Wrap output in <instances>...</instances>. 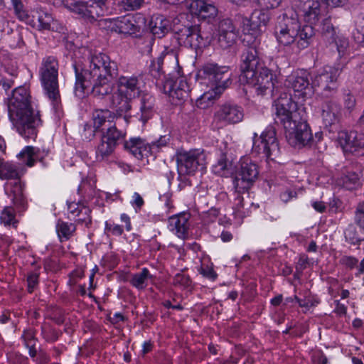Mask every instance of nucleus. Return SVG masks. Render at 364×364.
Listing matches in <instances>:
<instances>
[{
    "mask_svg": "<svg viewBox=\"0 0 364 364\" xmlns=\"http://www.w3.org/2000/svg\"><path fill=\"white\" fill-rule=\"evenodd\" d=\"M59 63L55 56L49 55L43 58L39 69L41 82L46 96L54 107L60 103L58 85Z\"/></svg>",
    "mask_w": 364,
    "mask_h": 364,
    "instance_id": "7ed1b4c3",
    "label": "nucleus"
},
{
    "mask_svg": "<svg viewBox=\"0 0 364 364\" xmlns=\"http://www.w3.org/2000/svg\"><path fill=\"white\" fill-rule=\"evenodd\" d=\"M337 140L343 151L357 155L364 154V134L341 131L338 133Z\"/></svg>",
    "mask_w": 364,
    "mask_h": 364,
    "instance_id": "f3484780",
    "label": "nucleus"
},
{
    "mask_svg": "<svg viewBox=\"0 0 364 364\" xmlns=\"http://www.w3.org/2000/svg\"><path fill=\"white\" fill-rule=\"evenodd\" d=\"M354 38L359 43L364 44V17L360 21L357 32L354 33Z\"/></svg>",
    "mask_w": 364,
    "mask_h": 364,
    "instance_id": "69168bd1",
    "label": "nucleus"
},
{
    "mask_svg": "<svg viewBox=\"0 0 364 364\" xmlns=\"http://www.w3.org/2000/svg\"><path fill=\"white\" fill-rule=\"evenodd\" d=\"M331 42H334L337 46V50L340 57H343L345 55L346 50L348 48V41L347 38L344 37H336L335 41H331Z\"/></svg>",
    "mask_w": 364,
    "mask_h": 364,
    "instance_id": "3c124183",
    "label": "nucleus"
},
{
    "mask_svg": "<svg viewBox=\"0 0 364 364\" xmlns=\"http://www.w3.org/2000/svg\"><path fill=\"white\" fill-rule=\"evenodd\" d=\"M275 123L281 124L284 129H293L295 127V121L297 120V104L294 102L289 94L282 93L274 101Z\"/></svg>",
    "mask_w": 364,
    "mask_h": 364,
    "instance_id": "6e6552de",
    "label": "nucleus"
},
{
    "mask_svg": "<svg viewBox=\"0 0 364 364\" xmlns=\"http://www.w3.org/2000/svg\"><path fill=\"white\" fill-rule=\"evenodd\" d=\"M237 195L235 198V206L233 208L235 210V213L238 215L240 217H242L243 214L241 212V208H243V197L241 196L242 193L237 192Z\"/></svg>",
    "mask_w": 364,
    "mask_h": 364,
    "instance_id": "0e129e2a",
    "label": "nucleus"
},
{
    "mask_svg": "<svg viewBox=\"0 0 364 364\" xmlns=\"http://www.w3.org/2000/svg\"><path fill=\"white\" fill-rule=\"evenodd\" d=\"M99 16H103L110 13L109 0H90Z\"/></svg>",
    "mask_w": 364,
    "mask_h": 364,
    "instance_id": "37998d69",
    "label": "nucleus"
},
{
    "mask_svg": "<svg viewBox=\"0 0 364 364\" xmlns=\"http://www.w3.org/2000/svg\"><path fill=\"white\" fill-rule=\"evenodd\" d=\"M90 213V210L88 207H82L79 214H75V217L73 219L78 224H85L87 226L91 223Z\"/></svg>",
    "mask_w": 364,
    "mask_h": 364,
    "instance_id": "a18cd8bd",
    "label": "nucleus"
},
{
    "mask_svg": "<svg viewBox=\"0 0 364 364\" xmlns=\"http://www.w3.org/2000/svg\"><path fill=\"white\" fill-rule=\"evenodd\" d=\"M109 28L112 31L119 33L133 35L139 32L140 25L134 15H127L109 21Z\"/></svg>",
    "mask_w": 364,
    "mask_h": 364,
    "instance_id": "b1692460",
    "label": "nucleus"
},
{
    "mask_svg": "<svg viewBox=\"0 0 364 364\" xmlns=\"http://www.w3.org/2000/svg\"><path fill=\"white\" fill-rule=\"evenodd\" d=\"M124 147L138 159L148 157L150 155L151 149L149 143H145L141 138H132L129 141H126Z\"/></svg>",
    "mask_w": 364,
    "mask_h": 364,
    "instance_id": "bb28decb",
    "label": "nucleus"
},
{
    "mask_svg": "<svg viewBox=\"0 0 364 364\" xmlns=\"http://www.w3.org/2000/svg\"><path fill=\"white\" fill-rule=\"evenodd\" d=\"M32 21L36 23V20L38 23V26L40 29L50 30L51 23L53 22V18L51 14L43 9H36L32 11Z\"/></svg>",
    "mask_w": 364,
    "mask_h": 364,
    "instance_id": "c9c22d12",
    "label": "nucleus"
},
{
    "mask_svg": "<svg viewBox=\"0 0 364 364\" xmlns=\"http://www.w3.org/2000/svg\"><path fill=\"white\" fill-rule=\"evenodd\" d=\"M314 35V25L309 23L302 27L300 26L298 29V35H296L294 46L299 50L307 48L311 44Z\"/></svg>",
    "mask_w": 364,
    "mask_h": 364,
    "instance_id": "c85d7f7f",
    "label": "nucleus"
},
{
    "mask_svg": "<svg viewBox=\"0 0 364 364\" xmlns=\"http://www.w3.org/2000/svg\"><path fill=\"white\" fill-rule=\"evenodd\" d=\"M344 106L345 107L351 111L355 106V98L353 95L348 93L345 96L344 98Z\"/></svg>",
    "mask_w": 364,
    "mask_h": 364,
    "instance_id": "774afa93",
    "label": "nucleus"
},
{
    "mask_svg": "<svg viewBox=\"0 0 364 364\" xmlns=\"http://www.w3.org/2000/svg\"><path fill=\"white\" fill-rule=\"evenodd\" d=\"M11 6H13L16 16L21 21H28L29 15L26 10L24 9V6L21 0H16Z\"/></svg>",
    "mask_w": 364,
    "mask_h": 364,
    "instance_id": "de8ad7c7",
    "label": "nucleus"
},
{
    "mask_svg": "<svg viewBox=\"0 0 364 364\" xmlns=\"http://www.w3.org/2000/svg\"><path fill=\"white\" fill-rule=\"evenodd\" d=\"M200 72L201 77L210 84V87L224 91L231 83V74L227 66L208 63L203 67Z\"/></svg>",
    "mask_w": 364,
    "mask_h": 364,
    "instance_id": "ddd939ff",
    "label": "nucleus"
},
{
    "mask_svg": "<svg viewBox=\"0 0 364 364\" xmlns=\"http://www.w3.org/2000/svg\"><path fill=\"white\" fill-rule=\"evenodd\" d=\"M125 136V132L102 134L95 150L97 160L107 159L114 153L117 146L124 141Z\"/></svg>",
    "mask_w": 364,
    "mask_h": 364,
    "instance_id": "dca6fc26",
    "label": "nucleus"
},
{
    "mask_svg": "<svg viewBox=\"0 0 364 364\" xmlns=\"http://www.w3.org/2000/svg\"><path fill=\"white\" fill-rule=\"evenodd\" d=\"M76 230L74 223L64 222L58 220L56 224V231L60 242L68 240L71 238Z\"/></svg>",
    "mask_w": 364,
    "mask_h": 364,
    "instance_id": "e433bc0d",
    "label": "nucleus"
},
{
    "mask_svg": "<svg viewBox=\"0 0 364 364\" xmlns=\"http://www.w3.org/2000/svg\"><path fill=\"white\" fill-rule=\"evenodd\" d=\"M105 230L113 235L119 236L123 233V228L121 225L106 222Z\"/></svg>",
    "mask_w": 364,
    "mask_h": 364,
    "instance_id": "bf43d9fd",
    "label": "nucleus"
},
{
    "mask_svg": "<svg viewBox=\"0 0 364 364\" xmlns=\"http://www.w3.org/2000/svg\"><path fill=\"white\" fill-rule=\"evenodd\" d=\"M300 23L296 17L283 14L277 18L274 35L278 43L284 46H294Z\"/></svg>",
    "mask_w": 364,
    "mask_h": 364,
    "instance_id": "9d476101",
    "label": "nucleus"
},
{
    "mask_svg": "<svg viewBox=\"0 0 364 364\" xmlns=\"http://www.w3.org/2000/svg\"><path fill=\"white\" fill-rule=\"evenodd\" d=\"M199 272L204 277H206L212 281H214L216 279L218 274L214 271L213 267H209L208 265L204 266L202 265L199 269Z\"/></svg>",
    "mask_w": 364,
    "mask_h": 364,
    "instance_id": "13d9d810",
    "label": "nucleus"
},
{
    "mask_svg": "<svg viewBox=\"0 0 364 364\" xmlns=\"http://www.w3.org/2000/svg\"><path fill=\"white\" fill-rule=\"evenodd\" d=\"M241 23L242 24V31L245 35L250 34L251 31H255L257 28H253V24L252 23V18H243L240 17Z\"/></svg>",
    "mask_w": 364,
    "mask_h": 364,
    "instance_id": "e2e57ef3",
    "label": "nucleus"
},
{
    "mask_svg": "<svg viewBox=\"0 0 364 364\" xmlns=\"http://www.w3.org/2000/svg\"><path fill=\"white\" fill-rule=\"evenodd\" d=\"M14 76H15V74H12L11 77L7 78L5 76H2L0 73V89L1 88L6 92L9 90L14 85Z\"/></svg>",
    "mask_w": 364,
    "mask_h": 364,
    "instance_id": "680f3d73",
    "label": "nucleus"
},
{
    "mask_svg": "<svg viewBox=\"0 0 364 364\" xmlns=\"http://www.w3.org/2000/svg\"><path fill=\"white\" fill-rule=\"evenodd\" d=\"M343 186L348 190L355 188L359 185V177L355 173H348L341 178Z\"/></svg>",
    "mask_w": 364,
    "mask_h": 364,
    "instance_id": "c03bdc74",
    "label": "nucleus"
},
{
    "mask_svg": "<svg viewBox=\"0 0 364 364\" xmlns=\"http://www.w3.org/2000/svg\"><path fill=\"white\" fill-rule=\"evenodd\" d=\"M257 42L254 41L253 45L246 48L241 56L242 73L240 77H244L247 71H255L264 67L263 61L259 57L257 49Z\"/></svg>",
    "mask_w": 364,
    "mask_h": 364,
    "instance_id": "412c9836",
    "label": "nucleus"
},
{
    "mask_svg": "<svg viewBox=\"0 0 364 364\" xmlns=\"http://www.w3.org/2000/svg\"><path fill=\"white\" fill-rule=\"evenodd\" d=\"M346 240L353 245H359L361 242L357 235L356 228L350 225H349L344 232Z\"/></svg>",
    "mask_w": 364,
    "mask_h": 364,
    "instance_id": "49530a36",
    "label": "nucleus"
},
{
    "mask_svg": "<svg viewBox=\"0 0 364 364\" xmlns=\"http://www.w3.org/2000/svg\"><path fill=\"white\" fill-rule=\"evenodd\" d=\"M296 7L305 22L316 24L321 16V5L318 0H297Z\"/></svg>",
    "mask_w": 364,
    "mask_h": 364,
    "instance_id": "6ab92c4d",
    "label": "nucleus"
},
{
    "mask_svg": "<svg viewBox=\"0 0 364 364\" xmlns=\"http://www.w3.org/2000/svg\"><path fill=\"white\" fill-rule=\"evenodd\" d=\"M176 35L179 44L194 49L204 47L208 43L203 36L199 25L184 26L176 31Z\"/></svg>",
    "mask_w": 364,
    "mask_h": 364,
    "instance_id": "2eb2a0df",
    "label": "nucleus"
},
{
    "mask_svg": "<svg viewBox=\"0 0 364 364\" xmlns=\"http://www.w3.org/2000/svg\"><path fill=\"white\" fill-rule=\"evenodd\" d=\"M213 171L218 176L228 177L234 171L232 163L227 159L225 154H222L216 164L213 165Z\"/></svg>",
    "mask_w": 364,
    "mask_h": 364,
    "instance_id": "f704fd0d",
    "label": "nucleus"
},
{
    "mask_svg": "<svg viewBox=\"0 0 364 364\" xmlns=\"http://www.w3.org/2000/svg\"><path fill=\"white\" fill-rule=\"evenodd\" d=\"M66 7L72 12L90 21H95L97 18L100 17L97 13H95V9L90 0L67 2Z\"/></svg>",
    "mask_w": 364,
    "mask_h": 364,
    "instance_id": "a878e982",
    "label": "nucleus"
},
{
    "mask_svg": "<svg viewBox=\"0 0 364 364\" xmlns=\"http://www.w3.org/2000/svg\"><path fill=\"white\" fill-rule=\"evenodd\" d=\"M176 162L179 175H189L198 169L203 170L206 164V155L203 150L195 149L177 154Z\"/></svg>",
    "mask_w": 364,
    "mask_h": 364,
    "instance_id": "9b49d317",
    "label": "nucleus"
},
{
    "mask_svg": "<svg viewBox=\"0 0 364 364\" xmlns=\"http://www.w3.org/2000/svg\"><path fill=\"white\" fill-rule=\"evenodd\" d=\"M169 141L168 136H161L156 141L149 144L151 149L150 155L156 154L161 148L167 145Z\"/></svg>",
    "mask_w": 364,
    "mask_h": 364,
    "instance_id": "8fccbe9b",
    "label": "nucleus"
},
{
    "mask_svg": "<svg viewBox=\"0 0 364 364\" xmlns=\"http://www.w3.org/2000/svg\"><path fill=\"white\" fill-rule=\"evenodd\" d=\"M244 117L243 109L235 104L225 103L214 113L213 123L218 127L240 122Z\"/></svg>",
    "mask_w": 364,
    "mask_h": 364,
    "instance_id": "4468645a",
    "label": "nucleus"
},
{
    "mask_svg": "<svg viewBox=\"0 0 364 364\" xmlns=\"http://www.w3.org/2000/svg\"><path fill=\"white\" fill-rule=\"evenodd\" d=\"M164 90L170 97L183 100L188 96L190 86L184 76L171 77L164 82Z\"/></svg>",
    "mask_w": 364,
    "mask_h": 364,
    "instance_id": "aec40b11",
    "label": "nucleus"
},
{
    "mask_svg": "<svg viewBox=\"0 0 364 364\" xmlns=\"http://www.w3.org/2000/svg\"><path fill=\"white\" fill-rule=\"evenodd\" d=\"M186 6L193 15L203 19L214 18L218 14L216 6L205 0H186Z\"/></svg>",
    "mask_w": 364,
    "mask_h": 364,
    "instance_id": "5701e85b",
    "label": "nucleus"
},
{
    "mask_svg": "<svg viewBox=\"0 0 364 364\" xmlns=\"http://www.w3.org/2000/svg\"><path fill=\"white\" fill-rule=\"evenodd\" d=\"M223 92V90L210 87V90L205 92L196 100V106L200 109L208 108L214 103V101L218 98Z\"/></svg>",
    "mask_w": 364,
    "mask_h": 364,
    "instance_id": "72a5a7b5",
    "label": "nucleus"
},
{
    "mask_svg": "<svg viewBox=\"0 0 364 364\" xmlns=\"http://www.w3.org/2000/svg\"><path fill=\"white\" fill-rule=\"evenodd\" d=\"M39 274L36 272H31L27 277L28 291L32 293L38 285Z\"/></svg>",
    "mask_w": 364,
    "mask_h": 364,
    "instance_id": "5fc2aeb1",
    "label": "nucleus"
},
{
    "mask_svg": "<svg viewBox=\"0 0 364 364\" xmlns=\"http://www.w3.org/2000/svg\"><path fill=\"white\" fill-rule=\"evenodd\" d=\"M343 66H325L319 71L312 80V87H319L322 95L328 97L334 94L337 90V80L343 70Z\"/></svg>",
    "mask_w": 364,
    "mask_h": 364,
    "instance_id": "f8f14e48",
    "label": "nucleus"
},
{
    "mask_svg": "<svg viewBox=\"0 0 364 364\" xmlns=\"http://www.w3.org/2000/svg\"><path fill=\"white\" fill-rule=\"evenodd\" d=\"M9 116L17 132L26 139H34L41 125L39 112L33 108L27 85L19 86L12 92L8 103Z\"/></svg>",
    "mask_w": 364,
    "mask_h": 364,
    "instance_id": "f03ea898",
    "label": "nucleus"
},
{
    "mask_svg": "<svg viewBox=\"0 0 364 364\" xmlns=\"http://www.w3.org/2000/svg\"><path fill=\"white\" fill-rule=\"evenodd\" d=\"M321 117L326 127H331L337 124L341 117V107L333 100L324 101L321 107Z\"/></svg>",
    "mask_w": 364,
    "mask_h": 364,
    "instance_id": "393cba45",
    "label": "nucleus"
},
{
    "mask_svg": "<svg viewBox=\"0 0 364 364\" xmlns=\"http://www.w3.org/2000/svg\"><path fill=\"white\" fill-rule=\"evenodd\" d=\"M173 284L182 288H186L191 286V281L188 275L183 274H177L173 278Z\"/></svg>",
    "mask_w": 364,
    "mask_h": 364,
    "instance_id": "864d4df0",
    "label": "nucleus"
},
{
    "mask_svg": "<svg viewBox=\"0 0 364 364\" xmlns=\"http://www.w3.org/2000/svg\"><path fill=\"white\" fill-rule=\"evenodd\" d=\"M252 149L259 154H262L267 159L274 161L280 154L275 127H267L260 136L254 133Z\"/></svg>",
    "mask_w": 364,
    "mask_h": 364,
    "instance_id": "0eeeda50",
    "label": "nucleus"
},
{
    "mask_svg": "<svg viewBox=\"0 0 364 364\" xmlns=\"http://www.w3.org/2000/svg\"><path fill=\"white\" fill-rule=\"evenodd\" d=\"M154 277L150 273V271L144 267L139 272L132 274L129 279L130 284L138 290L145 289L149 284L153 282Z\"/></svg>",
    "mask_w": 364,
    "mask_h": 364,
    "instance_id": "7c9ffc66",
    "label": "nucleus"
},
{
    "mask_svg": "<svg viewBox=\"0 0 364 364\" xmlns=\"http://www.w3.org/2000/svg\"><path fill=\"white\" fill-rule=\"evenodd\" d=\"M163 60L164 57L161 55L157 58L156 61L153 60L150 65V73L154 77L160 76V72L162 70Z\"/></svg>",
    "mask_w": 364,
    "mask_h": 364,
    "instance_id": "6e6d98bb",
    "label": "nucleus"
},
{
    "mask_svg": "<svg viewBox=\"0 0 364 364\" xmlns=\"http://www.w3.org/2000/svg\"><path fill=\"white\" fill-rule=\"evenodd\" d=\"M0 221L6 227L12 226L17 228L18 220L16 218L15 210L12 206L4 208L0 214Z\"/></svg>",
    "mask_w": 364,
    "mask_h": 364,
    "instance_id": "4c0bfd02",
    "label": "nucleus"
},
{
    "mask_svg": "<svg viewBox=\"0 0 364 364\" xmlns=\"http://www.w3.org/2000/svg\"><path fill=\"white\" fill-rule=\"evenodd\" d=\"M259 173V166L255 162L249 157H242L235 170L232 181L235 191H248L258 178Z\"/></svg>",
    "mask_w": 364,
    "mask_h": 364,
    "instance_id": "423d86ee",
    "label": "nucleus"
},
{
    "mask_svg": "<svg viewBox=\"0 0 364 364\" xmlns=\"http://www.w3.org/2000/svg\"><path fill=\"white\" fill-rule=\"evenodd\" d=\"M22 338L24 340L26 346H33L36 345L33 333L31 331L23 332Z\"/></svg>",
    "mask_w": 364,
    "mask_h": 364,
    "instance_id": "338daca9",
    "label": "nucleus"
},
{
    "mask_svg": "<svg viewBox=\"0 0 364 364\" xmlns=\"http://www.w3.org/2000/svg\"><path fill=\"white\" fill-rule=\"evenodd\" d=\"M151 26V35L155 38H161L171 29L170 21L162 16H156L152 19L150 23Z\"/></svg>",
    "mask_w": 364,
    "mask_h": 364,
    "instance_id": "2f4dec72",
    "label": "nucleus"
},
{
    "mask_svg": "<svg viewBox=\"0 0 364 364\" xmlns=\"http://www.w3.org/2000/svg\"><path fill=\"white\" fill-rule=\"evenodd\" d=\"M289 143L294 146H304L312 140L309 124L304 121H295V127L284 129Z\"/></svg>",
    "mask_w": 364,
    "mask_h": 364,
    "instance_id": "a211bd4d",
    "label": "nucleus"
},
{
    "mask_svg": "<svg viewBox=\"0 0 364 364\" xmlns=\"http://www.w3.org/2000/svg\"><path fill=\"white\" fill-rule=\"evenodd\" d=\"M19 161L28 167L34 166L37 160H41L40 149L31 146H27L17 155Z\"/></svg>",
    "mask_w": 364,
    "mask_h": 364,
    "instance_id": "473e14b6",
    "label": "nucleus"
},
{
    "mask_svg": "<svg viewBox=\"0 0 364 364\" xmlns=\"http://www.w3.org/2000/svg\"><path fill=\"white\" fill-rule=\"evenodd\" d=\"M251 18L253 28L257 29L266 26L269 20L267 12L264 10H255L251 14Z\"/></svg>",
    "mask_w": 364,
    "mask_h": 364,
    "instance_id": "58836bf2",
    "label": "nucleus"
},
{
    "mask_svg": "<svg viewBox=\"0 0 364 364\" xmlns=\"http://www.w3.org/2000/svg\"><path fill=\"white\" fill-rule=\"evenodd\" d=\"M240 81L245 82L255 89L257 95H264L273 92L276 77L265 66L255 71H247Z\"/></svg>",
    "mask_w": 364,
    "mask_h": 364,
    "instance_id": "1a4fd4ad",
    "label": "nucleus"
},
{
    "mask_svg": "<svg viewBox=\"0 0 364 364\" xmlns=\"http://www.w3.org/2000/svg\"><path fill=\"white\" fill-rule=\"evenodd\" d=\"M189 216L186 213L173 215L168 219L169 229L178 237L184 238L188 234Z\"/></svg>",
    "mask_w": 364,
    "mask_h": 364,
    "instance_id": "cd10ccee",
    "label": "nucleus"
},
{
    "mask_svg": "<svg viewBox=\"0 0 364 364\" xmlns=\"http://www.w3.org/2000/svg\"><path fill=\"white\" fill-rule=\"evenodd\" d=\"M20 178L21 173L15 164L0 159V179H18V181L11 184L8 196L12 201L16 213L19 214L26 210L28 208L27 199L23 194V186L19 181Z\"/></svg>",
    "mask_w": 364,
    "mask_h": 364,
    "instance_id": "20e7f679",
    "label": "nucleus"
},
{
    "mask_svg": "<svg viewBox=\"0 0 364 364\" xmlns=\"http://www.w3.org/2000/svg\"><path fill=\"white\" fill-rule=\"evenodd\" d=\"M309 264V259L307 255L303 254L299 256V260L296 264V272L301 274L306 269Z\"/></svg>",
    "mask_w": 364,
    "mask_h": 364,
    "instance_id": "4d7b16f0",
    "label": "nucleus"
},
{
    "mask_svg": "<svg viewBox=\"0 0 364 364\" xmlns=\"http://www.w3.org/2000/svg\"><path fill=\"white\" fill-rule=\"evenodd\" d=\"M310 85V73L304 69L292 72L285 80L286 87L291 88L301 95L305 94V91L309 89Z\"/></svg>",
    "mask_w": 364,
    "mask_h": 364,
    "instance_id": "4be33fe9",
    "label": "nucleus"
},
{
    "mask_svg": "<svg viewBox=\"0 0 364 364\" xmlns=\"http://www.w3.org/2000/svg\"><path fill=\"white\" fill-rule=\"evenodd\" d=\"M341 263L345 265L346 267L352 269L358 267V260L352 256H343L341 260Z\"/></svg>",
    "mask_w": 364,
    "mask_h": 364,
    "instance_id": "052dcab7",
    "label": "nucleus"
},
{
    "mask_svg": "<svg viewBox=\"0 0 364 364\" xmlns=\"http://www.w3.org/2000/svg\"><path fill=\"white\" fill-rule=\"evenodd\" d=\"M237 38V32L218 33V43L226 49L235 44Z\"/></svg>",
    "mask_w": 364,
    "mask_h": 364,
    "instance_id": "ea45409f",
    "label": "nucleus"
},
{
    "mask_svg": "<svg viewBox=\"0 0 364 364\" xmlns=\"http://www.w3.org/2000/svg\"><path fill=\"white\" fill-rule=\"evenodd\" d=\"M321 33L323 36L328 41H335L336 37V29L331 22V20L326 18L323 21L321 25Z\"/></svg>",
    "mask_w": 364,
    "mask_h": 364,
    "instance_id": "a19ab883",
    "label": "nucleus"
},
{
    "mask_svg": "<svg viewBox=\"0 0 364 364\" xmlns=\"http://www.w3.org/2000/svg\"><path fill=\"white\" fill-rule=\"evenodd\" d=\"M75 95L82 98L90 90L94 97L102 99L111 94L109 107L117 112L127 113L132 109V100L141 92L139 76L121 75L117 80V90H113L112 80L118 75L117 63L105 53L91 56L88 68L80 70L75 65Z\"/></svg>",
    "mask_w": 364,
    "mask_h": 364,
    "instance_id": "f257e3e1",
    "label": "nucleus"
},
{
    "mask_svg": "<svg viewBox=\"0 0 364 364\" xmlns=\"http://www.w3.org/2000/svg\"><path fill=\"white\" fill-rule=\"evenodd\" d=\"M155 38L153 35L149 34L144 36L139 42V46H141L143 53H150L152 50V46L154 43Z\"/></svg>",
    "mask_w": 364,
    "mask_h": 364,
    "instance_id": "09e8293b",
    "label": "nucleus"
},
{
    "mask_svg": "<svg viewBox=\"0 0 364 364\" xmlns=\"http://www.w3.org/2000/svg\"><path fill=\"white\" fill-rule=\"evenodd\" d=\"M155 98L149 93H144L139 100L141 119L146 122L152 117L155 112Z\"/></svg>",
    "mask_w": 364,
    "mask_h": 364,
    "instance_id": "c756f323",
    "label": "nucleus"
},
{
    "mask_svg": "<svg viewBox=\"0 0 364 364\" xmlns=\"http://www.w3.org/2000/svg\"><path fill=\"white\" fill-rule=\"evenodd\" d=\"M117 114L108 109H97L92 112V119L94 132L101 131L102 134L124 132L122 126H127L130 116L122 117V112Z\"/></svg>",
    "mask_w": 364,
    "mask_h": 364,
    "instance_id": "39448f33",
    "label": "nucleus"
},
{
    "mask_svg": "<svg viewBox=\"0 0 364 364\" xmlns=\"http://www.w3.org/2000/svg\"><path fill=\"white\" fill-rule=\"evenodd\" d=\"M144 0H121L118 3L120 10L124 11H132L139 9L143 5Z\"/></svg>",
    "mask_w": 364,
    "mask_h": 364,
    "instance_id": "79ce46f5",
    "label": "nucleus"
},
{
    "mask_svg": "<svg viewBox=\"0 0 364 364\" xmlns=\"http://www.w3.org/2000/svg\"><path fill=\"white\" fill-rule=\"evenodd\" d=\"M237 32L235 26L230 18H224L220 21L218 24V33Z\"/></svg>",
    "mask_w": 364,
    "mask_h": 364,
    "instance_id": "603ef678",
    "label": "nucleus"
}]
</instances>
